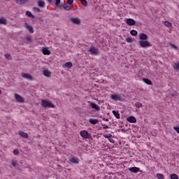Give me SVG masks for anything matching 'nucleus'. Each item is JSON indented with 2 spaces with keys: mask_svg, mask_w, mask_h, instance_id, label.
<instances>
[{
  "mask_svg": "<svg viewBox=\"0 0 179 179\" xmlns=\"http://www.w3.org/2000/svg\"><path fill=\"white\" fill-rule=\"evenodd\" d=\"M171 179H178V176L176 173H173L171 175Z\"/></svg>",
  "mask_w": 179,
  "mask_h": 179,
  "instance_id": "e433bc0d",
  "label": "nucleus"
},
{
  "mask_svg": "<svg viewBox=\"0 0 179 179\" xmlns=\"http://www.w3.org/2000/svg\"><path fill=\"white\" fill-rule=\"evenodd\" d=\"M41 106L44 108H55V105L51 101L41 99Z\"/></svg>",
  "mask_w": 179,
  "mask_h": 179,
  "instance_id": "f257e3e1",
  "label": "nucleus"
},
{
  "mask_svg": "<svg viewBox=\"0 0 179 179\" xmlns=\"http://www.w3.org/2000/svg\"><path fill=\"white\" fill-rule=\"evenodd\" d=\"M103 121H106V122H108V119H107V118H103Z\"/></svg>",
  "mask_w": 179,
  "mask_h": 179,
  "instance_id": "09e8293b",
  "label": "nucleus"
},
{
  "mask_svg": "<svg viewBox=\"0 0 179 179\" xmlns=\"http://www.w3.org/2000/svg\"><path fill=\"white\" fill-rule=\"evenodd\" d=\"M148 36L146 35V34H139V39L142 40V41H145L148 40Z\"/></svg>",
  "mask_w": 179,
  "mask_h": 179,
  "instance_id": "f3484780",
  "label": "nucleus"
},
{
  "mask_svg": "<svg viewBox=\"0 0 179 179\" xmlns=\"http://www.w3.org/2000/svg\"><path fill=\"white\" fill-rule=\"evenodd\" d=\"M108 140L111 143H114L115 142L113 138H109Z\"/></svg>",
  "mask_w": 179,
  "mask_h": 179,
  "instance_id": "de8ad7c7",
  "label": "nucleus"
},
{
  "mask_svg": "<svg viewBox=\"0 0 179 179\" xmlns=\"http://www.w3.org/2000/svg\"><path fill=\"white\" fill-rule=\"evenodd\" d=\"M90 124H92V125H97L99 124V120L98 119H94V118H90L89 120Z\"/></svg>",
  "mask_w": 179,
  "mask_h": 179,
  "instance_id": "dca6fc26",
  "label": "nucleus"
},
{
  "mask_svg": "<svg viewBox=\"0 0 179 179\" xmlns=\"http://www.w3.org/2000/svg\"><path fill=\"white\" fill-rule=\"evenodd\" d=\"M173 129L177 132V134H179V127H173Z\"/></svg>",
  "mask_w": 179,
  "mask_h": 179,
  "instance_id": "37998d69",
  "label": "nucleus"
},
{
  "mask_svg": "<svg viewBox=\"0 0 179 179\" xmlns=\"http://www.w3.org/2000/svg\"><path fill=\"white\" fill-rule=\"evenodd\" d=\"M13 153L15 155V156H17V155H19L20 152L17 149H15L13 150Z\"/></svg>",
  "mask_w": 179,
  "mask_h": 179,
  "instance_id": "4c0bfd02",
  "label": "nucleus"
},
{
  "mask_svg": "<svg viewBox=\"0 0 179 179\" xmlns=\"http://www.w3.org/2000/svg\"><path fill=\"white\" fill-rule=\"evenodd\" d=\"M43 75L44 76H46V78H51V71L49 70H45L43 71Z\"/></svg>",
  "mask_w": 179,
  "mask_h": 179,
  "instance_id": "6ab92c4d",
  "label": "nucleus"
},
{
  "mask_svg": "<svg viewBox=\"0 0 179 179\" xmlns=\"http://www.w3.org/2000/svg\"><path fill=\"white\" fill-rule=\"evenodd\" d=\"M6 19L5 17L0 18V24H6Z\"/></svg>",
  "mask_w": 179,
  "mask_h": 179,
  "instance_id": "c85d7f7f",
  "label": "nucleus"
},
{
  "mask_svg": "<svg viewBox=\"0 0 179 179\" xmlns=\"http://www.w3.org/2000/svg\"><path fill=\"white\" fill-rule=\"evenodd\" d=\"M33 10H34L36 13H40L41 12V10H40V8H38L34 7V8H33Z\"/></svg>",
  "mask_w": 179,
  "mask_h": 179,
  "instance_id": "ea45409f",
  "label": "nucleus"
},
{
  "mask_svg": "<svg viewBox=\"0 0 179 179\" xmlns=\"http://www.w3.org/2000/svg\"><path fill=\"white\" fill-rule=\"evenodd\" d=\"M69 160L70 162V164H79L80 160L78 157H76L75 155H71L69 158Z\"/></svg>",
  "mask_w": 179,
  "mask_h": 179,
  "instance_id": "20e7f679",
  "label": "nucleus"
},
{
  "mask_svg": "<svg viewBox=\"0 0 179 179\" xmlns=\"http://www.w3.org/2000/svg\"><path fill=\"white\" fill-rule=\"evenodd\" d=\"M71 22H73L74 24H80V20L79 18H71Z\"/></svg>",
  "mask_w": 179,
  "mask_h": 179,
  "instance_id": "412c9836",
  "label": "nucleus"
},
{
  "mask_svg": "<svg viewBox=\"0 0 179 179\" xmlns=\"http://www.w3.org/2000/svg\"><path fill=\"white\" fill-rule=\"evenodd\" d=\"M130 34H131V36H138V31H136V30H134V29H133V30H131V31H130Z\"/></svg>",
  "mask_w": 179,
  "mask_h": 179,
  "instance_id": "2f4dec72",
  "label": "nucleus"
},
{
  "mask_svg": "<svg viewBox=\"0 0 179 179\" xmlns=\"http://www.w3.org/2000/svg\"><path fill=\"white\" fill-rule=\"evenodd\" d=\"M80 135L83 139H90L92 138V135L87 130H81Z\"/></svg>",
  "mask_w": 179,
  "mask_h": 179,
  "instance_id": "7ed1b4c3",
  "label": "nucleus"
},
{
  "mask_svg": "<svg viewBox=\"0 0 179 179\" xmlns=\"http://www.w3.org/2000/svg\"><path fill=\"white\" fill-rule=\"evenodd\" d=\"M81 3L83 6H87V1L86 0H81Z\"/></svg>",
  "mask_w": 179,
  "mask_h": 179,
  "instance_id": "58836bf2",
  "label": "nucleus"
},
{
  "mask_svg": "<svg viewBox=\"0 0 179 179\" xmlns=\"http://www.w3.org/2000/svg\"><path fill=\"white\" fill-rule=\"evenodd\" d=\"M72 65H73L72 62H69L65 63L64 66L66 68L71 69V68H72Z\"/></svg>",
  "mask_w": 179,
  "mask_h": 179,
  "instance_id": "c756f323",
  "label": "nucleus"
},
{
  "mask_svg": "<svg viewBox=\"0 0 179 179\" xmlns=\"http://www.w3.org/2000/svg\"><path fill=\"white\" fill-rule=\"evenodd\" d=\"M0 173H1V170H0Z\"/></svg>",
  "mask_w": 179,
  "mask_h": 179,
  "instance_id": "5fc2aeb1",
  "label": "nucleus"
},
{
  "mask_svg": "<svg viewBox=\"0 0 179 179\" xmlns=\"http://www.w3.org/2000/svg\"><path fill=\"white\" fill-rule=\"evenodd\" d=\"M56 1V6H59V4L61 3V0H55Z\"/></svg>",
  "mask_w": 179,
  "mask_h": 179,
  "instance_id": "79ce46f5",
  "label": "nucleus"
},
{
  "mask_svg": "<svg viewBox=\"0 0 179 179\" xmlns=\"http://www.w3.org/2000/svg\"><path fill=\"white\" fill-rule=\"evenodd\" d=\"M172 97H176L177 96V92L174 91L173 92L171 93Z\"/></svg>",
  "mask_w": 179,
  "mask_h": 179,
  "instance_id": "a18cd8bd",
  "label": "nucleus"
},
{
  "mask_svg": "<svg viewBox=\"0 0 179 179\" xmlns=\"http://www.w3.org/2000/svg\"><path fill=\"white\" fill-rule=\"evenodd\" d=\"M104 138H106V139H110V138H113V135L111 134H104Z\"/></svg>",
  "mask_w": 179,
  "mask_h": 179,
  "instance_id": "72a5a7b5",
  "label": "nucleus"
},
{
  "mask_svg": "<svg viewBox=\"0 0 179 179\" xmlns=\"http://www.w3.org/2000/svg\"><path fill=\"white\" fill-rule=\"evenodd\" d=\"M39 8H45V2L44 1L40 0L38 2Z\"/></svg>",
  "mask_w": 179,
  "mask_h": 179,
  "instance_id": "aec40b11",
  "label": "nucleus"
},
{
  "mask_svg": "<svg viewBox=\"0 0 179 179\" xmlns=\"http://www.w3.org/2000/svg\"><path fill=\"white\" fill-rule=\"evenodd\" d=\"M25 27L29 31V33H34V29H33V26L30 25L29 23L25 24Z\"/></svg>",
  "mask_w": 179,
  "mask_h": 179,
  "instance_id": "ddd939ff",
  "label": "nucleus"
},
{
  "mask_svg": "<svg viewBox=\"0 0 179 179\" xmlns=\"http://www.w3.org/2000/svg\"><path fill=\"white\" fill-rule=\"evenodd\" d=\"M14 97L17 103H24V98L19 94H15Z\"/></svg>",
  "mask_w": 179,
  "mask_h": 179,
  "instance_id": "423d86ee",
  "label": "nucleus"
},
{
  "mask_svg": "<svg viewBox=\"0 0 179 179\" xmlns=\"http://www.w3.org/2000/svg\"><path fill=\"white\" fill-rule=\"evenodd\" d=\"M126 23L128 24V26H135L136 22H135L132 18H127L126 19Z\"/></svg>",
  "mask_w": 179,
  "mask_h": 179,
  "instance_id": "1a4fd4ad",
  "label": "nucleus"
},
{
  "mask_svg": "<svg viewBox=\"0 0 179 179\" xmlns=\"http://www.w3.org/2000/svg\"><path fill=\"white\" fill-rule=\"evenodd\" d=\"M12 164H13V167H15V169L19 168V164H17V160L12 161Z\"/></svg>",
  "mask_w": 179,
  "mask_h": 179,
  "instance_id": "a878e982",
  "label": "nucleus"
},
{
  "mask_svg": "<svg viewBox=\"0 0 179 179\" xmlns=\"http://www.w3.org/2000/svg\"><path fill=\"white\" fill-rule=\"evenodd\" d=\"M127 121L131 124H135L136 122V118L134 116H129L127 118Z\"/></svg>",
  "mask_w": 179,
  "mask_h": 179,
  "instance_id": "f8f14e48",
  "label": "nucleus"
},
{
  "mask_svg": "<svg viewBox=\"0 0 179 179\" xmlns=\"http://www.w3.org/2000/svg\"><path fill=\"white\" fill-rule=\"evenodd\" d=\"M140 171H141V169L136 166L129 168V171H130L131 173H134V174L139 173Z\"/></svg>",
  "mask_w": 179,
  "mask_h": 179,
  "instance_id": "9b49d317",
  "label": "nucleus"
},
{
  "mask_svg": "<svg viewBox=\"0 0 179 179\" xmlns=\"http://www.w3.org/2000/svg\"><path fill=\"white\" fill-rule=\"evenodd\" d=\"M126 41L127 43H132V38L131 37L127 38Z\"/></svg>",
  "mask_w": 179,
  "mask_h": 179,
  "instance_id": "a19ab883",
  "label": "nucleus"
},
{
  "mask_svg": "<svg viewBox=\"0 0 179 179\" xmlns=\"http://www.w3.org/2000/svg\"><path fill=\"white\" fill-rule=\"evenodd\" d=\"M4 57L6 59H8V61H10V59H12V56H10V55L9 54L4 55Z\"/></svg>",
  "mask_w": 179,
  "mask_h": 179,
  "instance_id": "473e14b6",
  "label": "nucleus"
},
{
  "mask_svg": "<svg viewBox=\"0 0 179 179\" xmlns=\"http://www.w3.org/2000/svg\"><path fill=\"white\" fill-rule=\"evenodd\" d=\"M0 94H2V90H0Z\"/></svg>",
  "mask_w": 179,
  "mask_h": 179,
  "instance_id": "603ef678",
  "label": "nucleus"
},
{
  "mask_svg": "<svg viewBox=\"0 0 179 179\" xmlns=\"http://www.w3.org/2000/svg\"><path fill=\"white\" fill-rule=\"evenodd\" d=\"M63 8H64V9H65V10H72V9H73V8L71 6H70L69 4V5H66V4L64 5Z\"/></svg>",
  "mask_w": 179,
  "mask_h": 179,
  "instance_id": "4be33fe9",
  "label": "nucleus"
},
{
  "mask_svg": "<svg viewBox=\"0 0 179 179\" xmlns=\"http://www.w3.org/2000/svg\"><path fill=\"white\" fill-rule=\"evenodd\" d=\"M21 76L22 78H24V79H27L28 80H34V78L33 77V76L29 73H22Z\"/></svg>",
  "mask_w": 179,
  "mask_h": 179,
  "instance_id": "0eeeda50",
  "label": "nucleus"
},
{
  "mask_svg": "<svg viewBox=\"0 0 179 179\" xmlns=\"http://www.w3.org/2000/svg\"><path fill=\"white\" fill-rule=\"evenodd\" d=\"M26 15L28 17H31V19H34V15L31 13V12L30 11H27L26 12Z\"/></svg>",
  "mask_w": 179,
  "mask_h": 179,
  "instance_id": "bb28decb",
  "label": "nucleus"
},
{
  "mask_svg": "<svg viewBox=\"0 0 179 179\" xmlns=\"http://www.w3.org/2000/svg\"><path fill=\"white\" fill-rule=\"evenodd\" d=\"M48 1L49 2V3H51V2H52V0H48Z\"/></svg>",
  "mask_w": 179,
  "mask_h": 179,
  "instance_id": "8fccbe9b",
  "label": "nucleus"
},
{
  "mask_svg": "<svg viewBox=\"0 0 179 179\" xmlns=\"http://www.w3.org/2000/svg\"><path fill=\"white\" fill-rule=\"evenodd\" d=\"M143 80L145 83H146V85H153V83L152 82V80H150L148 78H143Z\"/></svg>",
  "mask_w": 179,
  "mask_h": 179,
  "instance_id": "5701e85b",
  "label": "nucleus"
},
{
  "mask_svg": "<svg viewBox=\"0 0 179 179\" xmlns=\"http://www.w3.org/2000/svg\"><path fill=\"white\" fill-rule=\"evenodd\" d=\"M29 0H15L16 3L22 5V3H26Z\"/></svg>",
  "mask_w": 179,
  "mask_h": 179,
  "instance_id": "393cba45",
  "label": "nucleus"
},
{
  "mask_svg": "<svg viewBox=\"0 0 179 179\" xmlns=\"http://www.w3.org/2000/svg\"><path fill=\"white\" fill-rule=\"evenodd\" d=\"M42 52L43 55H51V51H50L47 48H43Z\"/></svg>",
  "mask_w": 179,
  "mask_h": 179,
  "instance_id": "2eb2a0df",
  "label": "nucleus"
},
{
  "mask_svg": "<svg viewBox=\"0 0 179 179\" xmlns=\"http://www.w3.org/2000/svg\"><path fill=\"white\" fill-rule=\"evenodd\" d=\"M139 45L142 48H145V47H150V42L148 41H139Z\"/></svg>",
  "mask_w": 179,
  "mask_h": 179,
  "instance_id": "6e6552de",
  "label": "nucleus"
},
{
  "mask_svg": "<svg viewBox=\"0 0 179 179\" xmlns=\"http://www.w3.org/2000/svg\"><path fill=\"white\" fill-rule=\"evenodd\" d=\"M89 107L94 108V110H96V111H100V106L93 102H90Z\"/></svg>",
  "mask_w": 179,
  "mask_h": 179,
  "instance_id": "9d476101",
  "label": "nucleus"
},
{
  "mask_svg": "<svg viewBox=\"0 0 179 179\" xmlns=\"http://www.w3.org/2000/svg\"><path fill=\"white\" fill-rule=\"evenodd\" d=\"M172 67L176 72H179V61L176 62H173L172 64Z\"/></svg>",
  "mask_w": 179,
  "mask_h": 179,
  "instance_id": "4468645a",
  "label": "nucleus"
},
{
  "mask_svg": "<svg viewBox=\"0 0 179 179\" xmlns=\"http://www.w3.org/2000/svg\"><path fill=\"white\" fill-rule=\"evenodd\" d=\"M102 127H103V129H108V125H106V124H101Z\"/></svg>",
  "mask_w": 179,
  "mask_h": 179,
  "instance_id": "49530a36",
  "label": "nucleus"
},
{
  "mask_svg": "<svg viewBox=\"0 0 179 179\" xmlns=\"http://www.w3.org/2000/svg\"><path fill=\"white\" fill-rule=\"evenodd\" d=\"M169 45H171V47L172 48H174V50H176V51H178L179 48L177 45H176L175 44L173 43H170Z\"/></svg>",
  "mask_w": 179,
  "mask_h": 179,
  "instance_id": "7c9ffc66",
  "label": "nucleus"
},
{
  "mask_svg": "<svg viewBox=\"0 0 179 179\" xmlns=\"http://www.w3.org/2000/svg\"><path fill=\"white\" fill-rule=\"evenodd\" d=\"M27 40H30V37H27Z\"/></svg>",
  "mask_w": 179,
  "mask_h": 179,
  "instance_id": "3c124183",
  "label": "nucleus"
},
{
  "mask_svg": "<svg viewBox=\"0 0 179 179\" xmlns=\"http://www.w3.org/2000/svg\"><path fill=\"white\" fill-rule=\"evenodd\" d=\"M112 113H113V115L115 117V118H117V120H120V113H118V111L113 110Z\"/></svg>",
  "mask_w": 179,
  "mask_h": 179,
  "instance_id": "b1692460",
  "label": "nucleus"
},
{
  "mask_svg": "<svg viewBox=\"0 0 179 179\" xmlns=\"http://www.w3.org/2000/svg\"><path fill=\"white\" fill-rule=\"evenodd\" d=\"M157 178L158 179H164V176L162 173H157Z\"/></svg>",
  "mask_w": 179,
  "mask_h": 179,
  "instance_id": "f704fd0d",
  "label": "nucleus"
},
{
  "mask_svg": "<svg viewBox=\"0 0 179 179\" xmlns=\"http://www.w3.org/2000/svg\"><path fill=\"white\" fill-rule=\"evenodd\" d=\"M135 106H136L137 108H141V107H142V103H141V102H136Z\"/></svg>",
  "mask_w": 179,
  "mask_h": 179,
  "instance_id": "c9c22d12",
  "label": "nucleus"
},
{
  "mask_svg": "<svg viewBox=\"0 0 179 179\" xmlns=\"http://www.w3.org/2000/svg\"><path fill=\"white\" fill-rule=\"evenodd\" d=\"M18 134L20 135V136H22V138H24V139H27V138H29V135H27V133H25L23 131H20L18 132Z\"/></svg>",
  "mask_w": 179,
  "mask_h": 179,
  "instance_id": "a211bd4d",
  "label": "nucleus"
},
{
  "mask_svg": "<svg viewBox=\"0 0 179 179\" xmlns=\"http://www.w3.org/2000/svg\"><path fill=\"white\" fill-rule=\"evenodd\" d=\"M80 2H81L82 0H80Z\"/></svg>",
  "mask_w": 179,
  "mask_h": 179,
  "instance_id": "864d4df0",
  "label": "nucleus"
},
{
  "mask_svg": "<svg viewBox=\"0 0 179 179\" xmlns=\"http://www.w3.org/2000/svg\"><path fill=\"white\" fill-rule=\"evenodd\" d=\"M72 3H73V0H67L68 5H72Z\"/></svg>",
  "mask_w": 179,
  "mask_h": 179,
  "instance_id": "c03bdc74",
  "label": "nucleus"
},
{
  "mask_svg": "<svg viewBox=\"0 0 179 179\" xmlns=\"http://www.w3.org/2000/svg\"><path fill=\"white\" fill-rule=\"evenodd\" d=\"M110 99L114 101H122V96L120 94H113L110 95Z\"/></svg>",
  "mask_w": 179,
  "mask_h": 179,
  "instance_id": "39448f33",
  "label": "nucleus"
},
{
  "mask_svg": "<svg viewBox=\"0 0 179 179\" xmlns=\"http://www.w3.org/2000/svg\"><path fill=\"white\" fill-rule=\"evenodd\" d=\"M88 51L90 55H100V50L96 46H90Z\"/></svg>",
  "mask_w": 179,
  "mask_h": 179,
  "instance_id": "f03ea898",
  "label": "nucleus"
},
{
  "mask_svg": "<svg viewBox=\"0 0 179 179\" xmlns=\"http://www.w3.org/2000/svg\"><path fill=\"white\" fill-rule=\"evenodd\" d=\"M164 26H166V27H171L173 26V24H171V22H169V21H165L164 22Z\"/></svg>",
  "mask_w": 179,
  "mask_h": 179,
  "instance_id": "cd10ccee",
  "label": "nucleus"
}]
</instances>
